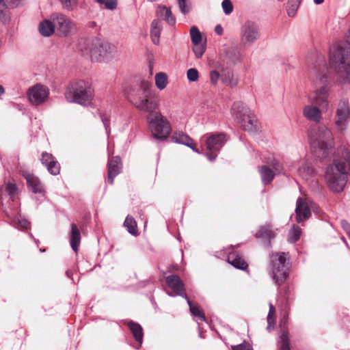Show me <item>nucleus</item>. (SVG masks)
Instances as JSON below:
<instances>
[{
  "label": "nucleus",
  "instance_id": "obj_1",
  "mask_svg": "<svg viewBox=\"0 0 350 350\" xmlns=\"http://www.w3.org/2000/svg\"><path fill=\"white\" fill-rule=\"evenodd\" d=\"M333 162L327 167L325 178L327 187L334 193L342 192L350 174V149L340 146L334 151Z\"/></svg>",
  "mask_w": 350,
  "mask_h": 350
},
{
  "label": "nucleus",
  "instance_id": "obj_2",
  "mask_svg": "<svg viewBox=\"0 0 350 350\" xmlns=\"http://www.w3.org/2000/svg\"><path fill=\"white\" fill-rule=\"evenodd\" d=\"M309 79L314 88L309 96V101L323 109H327L329 106V81L324 60H320L313 66L309 73Z\"/></svg>",
  "mask_w": 350,
  "mask_h": 350
},
{
  "label": "nucleus",
  "instance_id": "obj_3",
  "mask_svg": "<svg viewBox=\"0 0 350 350\" xmlns=\"http://www.w3.org/2000/svg\"><path fill=\"white\" fill-rule=\"evenodd\" d=\"M329 66L338 83L350 84V46L345 43L336 44L330 52Z\"/></svg>",
  "mask_w": 350,
  "mask_h": 350
},
{
  "label": "nucleus",
  "instance_id": "obj_4",
  "mask_svg": "<svg viewBox=\"0 0 350 350\" xmlns=\"http://www.w3.org/2000/svg\"><path fill=\"white\" fill-rule=\"evenodd\" d=\"M310 143L315 156L321 160L329 158L332 152L334 139L332 132L325 126H320L310 133Z\"/></svg>",
  "mask_w": 350,
  "mask_h": 350
},
{
  "label": "nucleus",
  "instance_id": "obj_5",
  "mask_svg": "<svg viewBox=\"0 0 350 350\" xmlns=\"http://www.w3.org/2000/svg\"><path fill=\"white\" fill-rule=\"evenodd\" d=\"M151 87L150 82L142 81L137 90L127 94L128 100L140 111L152 113L158 108L159 103L151 98Z\"/></svg>",
  "mask_w": 350,
  "mask_h": 350
},
{
  "label": "nucleus",
  "instance_id": "obj_6",
  "mask_svg": "<svg viewBox=\"0 0 350 350\" xmlns=\"http://www.w3.org/2000/svg\"><path fill=\"white\" fill-rule=\"evenodd\" d=\"M93 89L89 82L80 80L71 83L65 92V97L70 103L85 105L93 98Z\"/></svg>",
  "mask_w": 350,
  "mask_h": 350
},
{
  "label": "nucleus",
  "instance_id": "obj_7",
  "mask_svg": "<svg viewBox=\"0 0 350 350\" xmlns=\"http://www.w3.org/2000/svg\"><path fill=\"white\" fill-rule=\"evenodd\" d=\"M271 277L275 283L282 285L288 276L289 263L286 260V254H273L270 257Z\"/></svg>",
  "mask_w": 350,
  "mask_h": 350
},
{
  "label": "nucleus",
  "instance_id": "obj_8",
  "mask_svg": "<svg viewBox=\"0 0 350 350\" xmlns=\"http://www.w3.org/2000/svg\"><path fill=\"white\" fill-rule=\"evenodd\" d=\"M153 137L159 140L165 139L171 133L170 122L160 112H155L148 118Z\"/></svg>",
  "mask_w": 350,
  "mask_h": 350
},
{
  "label": "nucleus",
  "instance_id": "obj_9",
  "mask_svg": "<svg viewBox=\"0 0 350 350\" xmlns=\"http://www.w3.org/2000/svg\"><path fill=\"white\" fill-rule=\"evenodd\" d=\"M96 46V49L91 57L92 61L108 62L115 57L116 47L113 44L98 38Z\"/></svg>",
  "mask_w": 350,
  "mask_h": 350
},
{
  "label": "nucleus",
  "instance_id": "obj_10",
  "mask_svg": "<svg viewBox=\"0 0 350 350\" xmlns=\"http://www.w3.org/2000/svg\"><path fill=\"white\" fill-rule=\"evenodd\" d=\"M241 41L247 45L253 44L260 36L258 25L252 21H246L241 27Z\"/></svg>",
  "mask_w": 350,
  "mask_h": 350
},
{
  "label": "nucleus",
  "instance_id": "obj_11",
  "mask_svg": "<svg viewBox=\"0 0 350 350\" xmlns=\"http://www.w3.org/2000/svg\"><path fill=\"white\" fill-rule=\"evenodd\" d=\"M349 120V104L348 100L342 99L338 105L334 118V122L337 129L340 132L344 131L347 129Z\"/></svg>",
  "mask_w": 350,
  "mask_h": 350
},
{
  "label": "nucleus",
  "instance_id": "obj_12",
  "mask_svg": "<svg viewBox=\"0 0 350 350\" xmlns=\"http://www.w3.org/2000/svg\"><path fill=\"white\" fill-rule=\"evenodd\" d=\"M49 96V88L40 83L36 84L27 91V97L29 102L36 106L44 103L47 100Z\"/></svg>",
  "mask_w": 350,
  "mask_h": 350
},
{
  "label": "nucleus",
  "instance_id": "obj_13",
  "mask_svg": "<svg viewBox=\"0 0 350 350\" xmlns=\"http://www.w3.org/2000/svg\"><path fill=\"white\" fill-rule=\"evenodd\" d=\"M51 19L55 23L62 36H68L76 30L75 23L64 14L53 13L51 16Z\"/></svg>",
  "mask_w": 350,
  "mask_h": 350
},
{
  "label": "nucleus",
  "instance_id": "obj_14",
  "mask_svg": "<svg viewBox=\"0 0 350 350\" xmlns=\"http://www.w3.org/2000/svg\"><path fill=\"white\" fill-rule=\"evenodd\" d=\"M165 282L169 288L174 293V294L167 293L170 296H180L185 299L188 298L185 293L184 284L178 275L174 274L170 275L166 278Z\"/></svg>",
  "mask_w": 350,
  "mask_h": 350
},
{
  "label": "nucleus",
  "instance_id": "obj_15",
  "mask_svg": "<svg viewBox=\"0 0 350 350\" xmlns=\"http://www.w3.org/2000/svg\"><path fill=\"white\" fill-rule=\"evenodd\" d=\"M20 174L25 179L29 190L34 193H44V189L40 179L33 173L25 169H21Z\"/></svg>",
  "mask_w": 350,
  "mask_h": 350
},
{
  "label": "nucleus",
  "instance_id": "obj_16",
  "mask_svg": "<svg viewBox=\"0 0 350 350\" xmlns=\"http://www.w3.org/2000/svg\"><path fill=\"white\" fill-rule=\"evenodd\" d=\"M221 60L228 66H234L242 61V55L237 46H232L225 48L221 56Z\"/></svg>",
  "mask_w": 350,
  "mask_h": 350
},
{
  "label": "nucleus",
  "instance_id": "obj_17",
  "mask_svg": "<svg viewBox=\"0 0 350 350\" xmlns=\"http://www.w3.org/2000/svg\"><path fill=\"white\" fill-rule=\"evenodd\" d=\"M98 38H81L79 39L77 44V50L83 56L90 57L91 58L93 51L96 49Z\"/></svg>",
  "mask_w": 350,
  "mask_h": 350
},
{
  "label": "nucleus",
  "instance_id": "obj_18",
  "mask_svg": "<svg viewBox=\"0 0 350 350\" xmlns=\"http://www.w3.org/2000/svg\"><path fill=\"white\" fill-rule=\"evenodd\" d=\"M227 141L226 136L223 134L212 135L205 140V144L211 152H218Z\"/></svg>",
  "mask_w": 350,
  "mask_h": 350
},
{
  "label": "nucleus",
  "instance_id": "obj_19",
  "mask_svg": "<svg viewBox=\"0 0 350 350\" xmlns=\"http://www.w3.org/2000/svg\"><path fill=\"white\" fill-rule=\"evenodd\" d=\"M124 323L128 326L136 342V345H133V347L139 349L143 343L144 332L142 327L138 323L134 322L132 320H126Z\"/></svg>",
  "mask_w": 350,
  "mask_h": 350
},
{
  "label": "nucleus",
  "instance_id": "obj_20",
  "mask_svg": "<svg viewBox=\"0 0 350 350\" xmlns=\"http://www.w3.org/2000/svg\"><path fill=\"white\" fill-rule=\"evenodd\" d=\"M296 221L301 223L307 220L311 216L310 208L306 202L301 198H298L296 202Z\"/></svg>",
  "mask_w": 350,
  "mask_h": 350
},
{
  "label": "nucleus",
  "instance_id": "obj_21",
  "mask_svg": "<svg viewBox=\"0 0 350 350\" xmlns=\"http://www.w3.org/2000/svg\"><path fill=\"white\" fill-rule=\"evenodd\" d=\"M41 163L47 168L48 172L51 174L56 176L59 174V164L53 154L43 152L42 153Z\"/></svg>",
  "mask_w": 350,
  "mask_h": 350
},
{
  "label": "nucleus",
  "instance_id": "obj_22",
  "mask_svg": "<svg viewBox=\"0 0 350 350\" xmlns=\"http://www.w3.org/2000/svg\"><path fill=\"white\" fill-rule=\"evenodd\" d=\"M315 171L312 163L308 159H302L297 164V174L304 180H308L314 175Z\"/></svg>",
  "mask_w": 350,
  "mask_h": 350
},
{
  "label": "nucleus",
  "instance_id": "obj_23",
  "mask_svg": "<svg viewBox=\"0 0 350 350\" xmlns=\"http://www.w3.org/2000/svg\"><path fill=\"white\" fill-rule=\"evenodd\" d=\"M122 169L121 159L120 157H115L110 159L108 162V177L107 182L112 185L115 177L118 175Z\"/></svg>",
  "mask_w": 350,
  "mask_h": 350
},
{
  "label": "nucleus",
  "instance_id": "obj_24",
  "mask_svg": "<svg viewBox=\"0 0 350 350\" xmlns=\"http://www.w3.org/2000/svg\"><path fill=\"white\" fill-rule=\"evenodd\" d=\"M172 141L189 147L193 152L200 154L199 150L195 147V142L187 134L183 131L175 132L172 136Z\"/></svg>",
  "mask_w": 350,
  "mask_h": 350
},
{
  "label": "nucleus",
  "instance_id": "obj_25",
  "mask_svg": "<svg viewBox=\"0 0 350 350\" xmlns=\"http://www.w3.org/2000/svg\"><path fill=\"white\" fill-rule=\"evenodd\" d=\"M221 71V80L222 83L230 88H235L239 82L238 76L231 69H225L223 67L218 68Z\"/></svg>",
  "mask_w": 350,
  "mask_h": 350
},
{
  "label": "nucleus",
  "instance_id": "obj_26",
  "mask_svg": "<svg viewBox=\"0 0 350 350\" xmlns=\"http://www.w3.org/2000/svg\"><path fill=\"white\" fill-rule=\"evenodd\" d=\"M231 113L239 122H242L249 114L250 109L241 101H237L232 106Z\"/></svg>",
  "mask_w": 350,
  "mask_h": 350
},
{
  "label": "nucleus",
  "instance_id": "obj_27",
  "mask_svg": "<svg viewBox=\"0 0 350 350\" xmlns=\"http://www.w3.org/2000/svg\"><path fill=\"white\" fill-rule=\"evenodd\" d=\"M68 237L71 248L75 253H77L81 237L79 229L75 223L70 224V231L68 234Z\"/></svg>",
  "mask_w": 350,
  "mask_h": 350
},
{
  "label": "nucleus",
  "instance_id": "obj_28",
  "mask_svg": "<svg viewBox=\"0 0 350 350\" xmlns=\"http://www.w3.org/2000/svg\"><path fill=\"white\" fill-rule=\"evenodd\" d=\"M317 105H306L303 109V115L308 120L319 122L322 118L321 112Z\"/></svg>",
  "mask_w": 350,
  "mask_h": 350
},
{
  "label": "nucleus",
  "instance_id": "obj_29",
  "mask_svg": "<svg viewBox=\"0 0 350 350\" xmlns=\"http://www.w3.org/2000/svg\"><path fill=\"white\" fill-rule=\"evenodd\" d=\"M228 262L240 270H245L248 265L237 252H230L227 258Z\"/></svg>",
  "mask_w": 350,
  "mask_h": 350
},
{
  "label": "nucleus",
  "instance_id": "obj_30",
  "mask_svg": "<svg viewBox=\"0 0 350 350\" xmlns=\"http://www.w3.org/2000/svg\"><path fill=\"white\" fill-rule=\"evenodd\" d=\"M163 29L162 21L154 19L150 27V38L154 44L158 45L160 41L161 33Z\"/></svg>",
  "mask_w": 350,
  "mask_h": 350
},
{
  "label": "nucleus",
  "instance_id": "obj_31",
  "mask_svg": "<svg viewBox=\"0 0 350 350\" xmlns=\"http://www.w3.org/2000/svg\"><path fill=\"white\" fill-rule=\"evenodd\" d=\"M55 24L53 21L44 20L39 25V32L44 37L51 36L55 31Z\"/></svg>",
  "mask_w": 350,
  "mask_h": 350
},
{
  "label": "nucleus",
  "instance_id": "obj_32",
  "mask_svg": "<svg viewBox=\"0 0 350 350\" xmlns=\"http://www.w3.org/2000/svg\"><path fill=\"white\" fill-rule=\"evenodd\" d=\"M258 172L264 185L270 184L275 176L273 171L267 165L259 167Z\"/></svg>",
  "mask_w": 350,
  "mask_h": 350
},
{
  "label": "nucleus",
  "instance_id": "obj_33",
  "mask_svg": "<svg viewBox=\"0 0 350 350\" xmlns=\"http://www.w3.org/2000/svg\"><path fill=\"white\" fill-rule=\"evenodd\" d=\"M243 128L250 133H256L258 131V121L248 114L245 120L240 122Z\"/></svg>",
  "mask_w": 350,
  "mask_h": 350
},
{
  "label": "nucleus",
  "instance_id": "obj_34",
  "mask_svg": "<svg viewBox=\"0 0 350 350\" xmlns=\"http://www.w3.org/2000/svg\"><path fill=\"white\" fill-rule=\"evenodd\" d=\"M186 300L188 306H189V310L191 314L200 321H206V317L199 306L193 305L189 298L186 299Z\"/></svg>",
  "mask_w": 350,
  "mask_h": 350
},
{
  "label": "nucleus",
  "instance_id": "obj_35",
  "mask_svg": "<svg viewBox=\"0 0 350 350\" xmlns=\"http://www.w3.org/2000/svg\"><path fill=\"white\" fill-rule=\"evenodd\" d=\"M279 350H291L287 329H282L280 336Z\"/></svg>",
  "mask_w": 350,
  "mask_h": 350
},
{
  "label": "nucleus",
  "instance_id": "obj_36",
  "mask_svg": "<svg viewBox=\"0 0 350 350\" xmlns=\"http://www.w3.org/2000/svg\"><path fill=\"white\" fill-rule=\"evenodd\" d=\"M124 226L126 228L128 232L133 234L136 235L137 234V223L133 217L128 215L124 222Z\"/></svg>",
  "mask_w": 350,
  "mask_h": 350
},
{
  "label": "nucleus",
  "instance_id": "obj_37",
  "mask_svg": "<svg viewBox=\"0 0 350 350\" xmlns=\"http://www.w3.org/2000/svg\"><path fill=\"white\" fill-rule=\"evenodd\" d=\"M167 83V77L164 72H159L155 75V84L158 89L162 90Z\"/></svg>",
  "mask_w": 350,
  "mask_h": 350
},
{
  "label": "nucleus",
  "instance_id": "obj_38",
  "mask_svg": "<svg viewBox=\"0 0 350 350\" xmlns=\"http://www.w3.org/2000/svg\"><path fill=\"white\" fill-rule=\"evenodd\" d=\"M301 232V230L300 228L295 225H293V228L289 231L288 241L290 243H293L297 242L300 238Z\"/></svg>",
  "mask_w": 350,
  "mask_h": 350
},
{
  "label": "nucleus",
  "instance_id": "obj_39",
  "mask_svg": "<svg viewBox=\"0 0 350 350\" xmlns=\"http://www.w3.org/2000/svg\"><path fill=\"white\" fill-rule=\"evenodd\" d=\"M190 36L193 44H200L202 41V34L198 28L193 26L190 29Z\"/></svg>",
  "mask_w": 350,
  "mask_h": 350
},
{
  "label": "nucleus",
  "instance_id": "obj_40",
  "mask_svg": "<svg viewBox=\"0 0 350 350\" xmlns=\"http://www.w3.org/2000/svg\"><path fill=\"white\" fill-rule=\"evenodd\" d=\"M300 0H288L287 13L288 16L293 17L296 14L297 10L299 6Z\"/></svg>",
  "mask_w": 350,
  "mask_h": 350
},
{
  "label": "nucleus",
  "instance_id": "obj_41",
  "mask_svg": "<svg viewBox=\"0 0 350 350\" xmlns=\"http://www.w3.org/2000/svg\"><path fill=\"white\" fill-rule=\"evenodd\" d=\"M256 237L268 241L271 238V230L269 227L261 226L256 233Z\"/></svg>",
  "mask_w": 350,
  "mask_h": 350
},
{
  "label": "nucleus",
  "instance_id": "obj_42",
  "mask_svg": "<svg viewBox=\"0 0 350 350\" xmlns=\"http://www.w3.org/2000/svg\"><path fill=\"white\" fill-rule=\"evenodd\" d=\"M163 10L164 11L163 16L164 20L170 25H174L176 23V19L174 16L172 15V12L170 10V8H167L166 6L163 5L162 7Z\"/></svg>",
  "mask_w": 350,
  "mask_h": 350
},
{
  "label": "nucleus",
  "instance_id": "obj_43",
  "mask_svg": "<svg viewBox=\"0 0 350 350\" xmlns=\"http://www.w3.org/2000/svg\"><path fill=\"white\" fill-rule=\"evenodd\" d=\"M12 222L14 225L23 229H27L30 226L29 221L25 218H22L21 216H16Z\"/></svg>",
  "mask_w": 350,
  "mask_h": 350
},
{
  "label": "nucleus",
  "instance_id": "obj_44",
  "mask_svg": "<svg viewBox=\"0 0 350 350\" xmlns=\"http://www.w3.org/2000/svg\"><path fill=\"white\" fill-rule=\"evenodd\" d=\"M274 312H275V308L271 304H269V313L267 315L268 325L267 327V329L269 332L273 329L274 324H275V321L273 317V314L274 313Z\"/></svg>",
  "mask_w": 350,
  "mask_h": 350
},
{
  "label": "nucleus",
  "instance_id": "obj_45",
  "mask_svg": "<svg viewBox=\"0 0 350 350\" xmlns=\"http://www.w3.org/2000/svg\"><path fill=\"white\" fill-rule=\"evenodd\" d=\"M62 8L67 11H72L77 6V0H59Z\"/></svg>",
  "mask_w": 350,
  "mask_h": 350
},
{
  "label": "nucleus",
  "instance_id": "obj_46",
  "mask_svg": "<svg viewBox=\"0 0 350 350\" xmlns=\"http://www.w3.org/2000/svg\"><path fill=\"white\" fill-rule=\"evenodd\" d=\"M193 51L197 58H201L206 51V45L204 44H193Z\"/></svg>",
  "mask_w": 350,
  "mask_h": 350
},
{
  "label": "nucleus",
  "instance_id": "obj_47",
  "mask_svg": "<svg viewBox=\"0 0 350 350\" xmlns=\"http://www.w3.org/2000/svg\"><path fill=\"white\" fill-rule=\"evenodd\" d=\"M97 3L100 5H104L105 7L109 10H113L117 8V0H96Z\"/></svg>",
  "mask_w": 350,
  "mask_h": 350
},
{
  "label": "nucleus",
  "instance_id": "obj_48",
  "mask_svg": "<svg viewBox=\"0 0 350 350\" xmlns=\"http://www.w3.org/2000/svg\"><path fill=\"white\" fill-rule=\"evenodd\" d=\"M270 166L272 167V170H274L273 172L275 174H284V172H283V167L278 161L273 159V161L270 163Z\"/></svg>",
  "mask_w": 350,
  "mask_h": 350
},
{
  "label": "nucleus",
  "instance_id": "obj_49",
  "mask_svg": "<svg viewBox=\"0 0 350 350\" xmlns=\"http://www.w3.org/2000/svg\"><path fill=\"white\" fill-rule=\"evenodd\" d=\"M187 79L189 81H196L198 79V71L196 68H189L187 72Z\"/></svg>",
  "mask_w": 350,
  "mask_h": 350
},
{
  "label": "nucleus",
  "instance_id": "obj_50",
  "mask_svg": "<svg viewBox=\"0 0 350 350\" xmlns=\"http://www.w3.org/2000/svg\"><path fill=\"white\" fill-rule=\"evenodd\" d=\"M222 9L224 12L228 15L232 13L233 10V6L230 0H224L221 3Z\"/></svg>",
  "mask_w": 350,
  "mask_h": 350
},
{
  "label": "nucleus",
  "instance_id": "obj_51",
  "mask_svg": "<svg viewBox=\"0 0 350 350\" xmlns=\"http://www.w3.org/2000/svg\"><path fill=\"white\" fill-rule=\"evenodd\" d=\"M221 79V73L219 70H213L210 72V80L213 85H216Z\"/></svg>",
  "mask_w": 350,
  "mask_h": 350
},
{
  "label": "nucleus",
  "instance_id": "obj_52",
  "mask_svg": "<svg viewBox=\"0 0 350 350\" xmlns=\"http://www.w3.org/2000/svg\"><path fill=\"white\" fill-rule=\"evenodd\" d=\"M6 8V5L4 3V0H0V20L2 21H5L8 19V17L4 12Z\"/></svg>",
  "mask_w": 350,
  "mask_h": 350
},
{
  "label": "nucleus",
  "instance_id": "obj_53",
  "mask_svg": "<svg viewBox=\"0 0 350 350\" xmlns=\"http://www.w3.org/2000/svg\"><path fill=\"white\" fill-rule=\"evenodd\" d=\"M187 0H177L180 10L182 14L186 15L189 12V9L186 5Z\"/></svg>",
  "mask_w": 350,
  "mask_h": 350
},
{
  "label": "nucleus",
  "instance_id": "obj_54",
  "mask_svg": "<svg viewBox=\"0 0 350 350\" xmlns=\"http://www.w3.org/2000/svg\"><path fill=\"white\" fill-rule=\"evenodd\" d=\"M232 350H252V349L250 345L243 342L239 345L232 346Z\"/></svg>",
  "mask_w": 350,
  "mask_h": 350
},
{
  "label": "nucleus",
  "instance_id": "obj_55",
  "mask_svg": "<svg viewBox=\"0 0 350 350\" xmlns=\"http://www.w3.org/2000/svg\"><path fill=\"white\" fill-rule=\"evenodd\" d=\"M9 195L12 196L16 191V187L14 184L9 183L6 187Z\"/></svg>",
  "mask_w": 350,
  "mask_h": 350
},
{
  "label": "nucleus",
  "instance_id": "obj_56",
  "mask_svg": "<svg viewBox=\"0 0 350 350\" xmlns=\"http://www.w3.org/2000/svg\"><path fill=\"white\" fill-rule=\"evenodd\" d=\"M342 228L346 231L348 235L350 234V224L345 220L341 221Z\"/></svg>",
  "mask_w": 350,
  "mask_h": 350
},
{
  "label": "nucleus",
  "instance_id": "obj_57",
  "mask_svg": "<svg viewBox=\"0 0 350 350\" xmlns=\"http://www.w3.org/2000/svg\"><path fill=\"white\" fill-rule=\"evenodd\" d=\"M101 120H102V122L105 126L106 133L108 134L109 133V124H108V119L105 116H102Z\"/></svg>",
  "mask_w": 350,
  "mask_h": 350
},
{
  "label": "nucleus",
  "instance_id": "obj_58",
  "mask_svg": "<svg viewBox=\"0 0 350 350\" xmlns=\"http://www.w3.org/2000/svg\"><path fill=\"white\" fill-rule=\"evenodd\" d=\"M214 152H211V153L206 154V157L211 161H213L216 159L217 154H215Z\"/></svg>",
  "mask_w": 350,
  "mask_h": 350
},
{
  "label": "nucleus",
  "instance_id": "obj_59",
  "mask_svg": "<svg viewBox=\"0 0 350 350\" xmlns=\"http://www.w3.org/2000/svg\"><path fill=\"white\" fill-rule=\"evenodd\" d=\"M23 0H8V3L12 7L19 5Z\"/></svg>",
  "mask_w": 350,
  "mask_h": 350
},
{
  "label": "nucleus",
  "instance_id": "obj_60",
  "mask_svg": "<svg viewBox=\"0 0 350 350\" xmlns=\"http://www.w3.org/2000/svg\"><path fill=\"white\" fill-rule=\"evenodd\" d=\"M215 31L217 35H221L224 32L223 27L220 25H216Z\"/></svg>",
  "mask_w": 350,
  "mask_h": 350
},
{
  "label": "nucleus",
  "instance_id": "obj_61",
  "mask_svg": "<svg viewBox=\"0 0 350 350\" xmlns=\"http://www.w3.org/2000/svg\"><path fill=\"white\" fill-rule=\"evenodd\" d=\"M96 26V23L94 21H90L87 24V27L89 28H94Z\"/></svg>",
  "mask_w": 350,
  "mask_h": 350
},
{
  "label": "nucleus",
  "instance_id": "obj_62",
  "mask_svg": "<svg viewBox=\"0 0 350 350\" xmlns=\"http://www.w3.org/2000/svg\"><path fill=\"white\" fill-rule=\"evenodd\" d=\"M5 94V88L3 87V85H0V96Z\"/></svg>",
  "mask_w": 350,
  "mask_h": 350
},
{
  "label": "nucleus",
  "instance_id": "obj_63",
  "mask_svg": "<svg viewBox=\"0 0 350 350\" xmlns=\"http://www.w3.org/2000/svg\"><path fill=\"white\" fill-rule=\"evenodd\" d=\"M29 237H30L31 239H32L34 241V242L38 245V240H36V239L34 238V237L33 236V234H32L31 233H29Z\"/></svg>",
  "mask_w": 350,
  "mask_h": 350
},
{
  "label": "nucleus",
  "instance_id": "obj_64",
  "mask_svg": "<svg viewBox=\"0 0 350 350\" xmlns=\"http://www.w3.org/2000/svg\"><path fill=\"white\" fill-rule=\"evenodd\" d=\"M314 1V3L317 5H319V4H321L324 0H313Z\"/></svg>",
  "mask_w": 350,
  "mask_h": 350
}]
</instances>
